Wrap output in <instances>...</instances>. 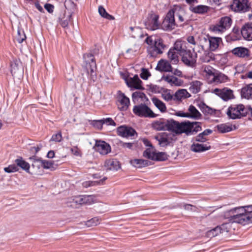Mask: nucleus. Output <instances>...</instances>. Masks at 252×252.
I'll return each instance as SVG.
<instances>
[{
  "mask_svg": "<svg viewBox=\"0 0 252 252\" xmlns=\"http://www.w3.org/2000/svg\"><path fill=\"white\" fill-rule=\"evenodd\" d=\"M131 164L135 167L141 168L152 164V162L143 159H134L131 160Z\"/></svg>",
  "mask_w": 252,
  "mask_h": 252,
  "instance_id": "36",
  "label": "nucleus"
},
{
  "mask_svg": "<svg viewBox=\"0 0 252 252\" xmlns=\"http://www.w3.org/2000/svg\"><path fill=\"white\" fill-rule=\"evenodd\" d=\"M175 10L174 9H170L166 14L161 27L164 31H170L175 28L176 23L174 18Z\"/></svg>",
  "mask_w": 252,
  "mask_h": 252,
  "instance_id": "6",
  "label": "nucleus"
},
{
  "mask_svg": "<svg viewBox=\"0 0 252 252\" xmlns=\"http://www.w3.org/2000/svg\"><path fill=\"white\" fill-rule=\"evenodd\" d=\"M41 163H42V167L43 168L50 169L51 171L55 170L58 166V164H56L54 161H48L42 159Z\"/></svg>",
  "mask_w": 252,
  "mask_h": 252,
  "instance_id": "43",
  "label": "nucleus"
},
{
  "mask_svg": "<svg viewBox=\"0 0 252 252\" xmlns=\"http://www.w3.org/2000/svg\"><path fill=\"white\" fill-rule=\"evenodd\" d=\"M210 7L206 5H198L196 6L190 5L189 10L192 13L198 14H204L209 10Z\"/></svg>",
  "mask_w": 252,
  "mask_h": 252,
  "instance_id": "24",
  "label": "nucleus"
},
{
  "mask_svg": "<svg viewBox=\"0 0 252 252\" xmlns=\"http://www.w3.org/2000/svg\"><path fill=\"white\" fill-rule=\"evenodd\" d=\"M93 149L100 154L105 155L111 152L110 145L104 141L96 140Z\"/></svg>",
  "mask_w": 252,
  "mask_h": 252,
  "instance_id": "13",
  "label": "nucleus"
},
{
  "mask_svg": "<svg viewBox=\"0 0 252 252\" xmlns=\"http://www.w3.org/2000/svg\"><path fill=\"white\" fill-rule=\"evenodd\" d=\"M202 84L199 81H193L189 88V90L193 94H197L200 91V87Z\"/></svg>",
  "mask_w": 252,
  "mask_h": 252,
  "instance_id": "44",
  "label": "nucleus"
},
{
  "mask_svg": "<svg viewBox=\"0 0 252 252\" xmlns=\"http://www.w3.org/2000/svg\"><path fill=\"white\" fill-rule=\"evenodd\" d=\"M230 53H231L234 57L242 59L249 58L251 55L250 50L243 46L235 47L225 54H228Z\"/></svg>",
  "mask_w": 252,
  "mask_h": 252,
  "instance_id": "11",
  "label": "nucleus"
},
{
  "mask_svg": "<svg viewBox=\"0 0 252 252\" xmlns=\"http://www.w3.org/2000/svg\"><path fill=\"white\" fill-rule=\"evenodd\" d=\"M213 92L224 101H228L234 98L233 91L227 88H224L222 89L216 88Z\"/></svg>",
  "mask_w": 252,
  "mask_h": 252,
  "instance_id": "15",
  "label": "nucleus"
},
{
  "mask_svg": "<svg viewBox=\"0 0 252 252\" xmlns=\"http://www.w3.org/2000/svg\"><path fill=\"white\" fill-rule=\"evenodd\" d=\"M124 78L126 85L130 88H132L133 86L132 83H135V82L138 81L139 84H142V81L139 79L138 75L137 74H135L133 77H130L129 79H128L127 77H125Z\"/></svg>",
  "mask_w": 252,
  "mask_h": 252,
  "instance_id": "42",
  "label": "nucleus"
},
{
  "mask_svg": "<svg viewBox=\"0 0 252 252\" xmlns=\"http://www.w3.org/2000/svg\"><path fill=\"white\" fill-rule=\"evenodd\" d=\"M15 162L16 164V166L17 167H20L23 170H24L27 172L32 174L30 172V164L25 161L22 157H19V158L15 160Z\"/></svg>",
  "mask_w": 252,
  "mask_h": 252,
  "instance_id": "33",
  "label": "nucleus"
},
{
  "mask_svg": "<svg viewBox=\"0 0 252 252\" xmlns=\"http://www.w3.org/2000/svg\"><path fill=\"white\" fill-rule=\"evenodd\" d=\"M161 80H163L169 83L171 86H182L183 84L184 81L178 78L173 75H167L165 76L163 75L161 78Z\"/></svg>",
  "mask_w": 252,
  "mask_h": 252,
  "instance_id": "20",
  "label": "nucleus"
},
{
  "mask_svg": "<svg viewBox=\"0 0 252 252\" xmlns=\"http://www.w3.org/2000/svg\"><path fill=\"white\" fill-rule=\"evenodd\" d=\"M241 34L245 39L252 40V22L246 24L242 27Z\"/></svg>",
  "mask_w": 252,
  "mask_h": 252,
  "instance_id": "21",
  "label": "nucleus"
},
{
  "mask_svg": "<svg viewBox=\"0 0 252 252\" xmlns=\"http://www.w3.org/2000/svg\"><path fill=\"white\" fill-rule=\"evenodd\" d=\"M117 133L123 137H129L137 134L136 130L130 126L122 125L117 127Z\"/></svg>",
  "mask_w": 252,
  "mask_h": 252,
  "instance_id": "16",
  "label": "nucleus"
},
{
  "mask_svg": "<svg viewBox=\"0 0 252 252\" xmlns=\"http://www.w3.org/2000/svg\"><path fill=\"white\" fill-rule=\"evenodd\" d=\"M186 43L181 41L176 42L175 44V49L179 52V55L182 57V61L187 66L194 67L196 64L197 54L195 52L192 53L190 50L188 49Z\"/></svg>",
  "mask_w": 252,
  "mask_h": 252,
  "instance_id": "1",
  "label": "nucleus"
},
{
  "mask_svg": "<svg viewBox=\"0 0 252 252\" xmlns=\"http://www.w3.org/2000/svg\"><path fill=\"white\" fill-rule=\"evenodd\" d=\"M103 124H106L108 126H116V123L111 118H107L106 119H101Z\"/></svg>",
  "mask_w": 252,
  "mask_h": 252,
  "instance_id": "62",
  "label": "nucleus"
},
{
  "mask_svg": "<svg viewBox=\"0 0 252 252\" xmlns=\"http://www.w3.org/2000/svg\"><path fill=\"white\" fill-rule=\"evenodd\" d=\"M225 224H222L220 226H217L214 228L208 231L207 235L209 237H214L217 236L220 233L224 231Z\"/></svg>",
  "mask_w": 252,
  "mask_h": 252,
  "instance_id": "38",
  "label": "nucleus"
},
{
  "mask_svg": "<svg viewBox=\"0 0 252 252\" xmlns=\"http://www.w3.org/2000/svg\"><path fill=\"white\" fill-rule=\"evenodd\" d=\"M169 156L165 152L154 153V158L153 160L155 161H165L168 159Z\"/></svg>",
  "mask_w": 252,
  "mask_h": 252,
  "instance_id": "46",
  "label": "nucleus"
},
{
  "mask_svg": "<svg viewBox=\"0 0 252 252\" xmlns=\"http://www.w3.org/2000/svg\"><path fill=\"white\" fill-rule=\"evenodd\" d=\"M171 134H167L166 132H164L160 137L158 136H156L155 139L158 141L159 144L161 146L164 147L170 145V140H169V136Z\"/></svg>",
  "mask_w": 252,
  "mask_h": 252,
  "instance_id": "27",
  "label": "nucleus"
},
{
  "mask_svg": "<svg viewBox=\"0 0 252 252\" xmlns=\"http://www.w3.org/2000/svg\"><path fill=\"white\" fill-rule=\"evenodd\" d=\"M226 114L229 119H240L248 114V110L242 104L231 105L228 108Z\"/></svg>",
  "mask_w": 252,
  "mask_h": 252,
  "instance_id": "3",
  "label": "nucleus"
},
{
  "mask_svg": "<svg viewBox=\"0 0 252 252\" xmlns=\"http://www.w3.org/2000/svg\"><path fill=\"white\" fill-rule=\"evenodd\" d=\"M103 124V122H102V120H100L94 121V122L93 125L95 127L98 128V129H101L102 128Z\"/></svg>",
  "mask_w": 252,
  "mask_h": 252,
  "instance_id": "63",
  "label": "nucleus"
},
{
  "mask_svg": "<svg viewBox=\"0 0 252 252\" xmlns=\"http://www.w3.org/2000/svg\"><path fill=\"white\" fill-rule=\"evenodd\" d=\"M99 50L95 48L90 53H85L83 55V60L85 63L84 67L88 73L90 71L91 75L93 78L95 76V70L96 69V64L94 55L98 54Z\"/></svg>",
  "mask_w": 252,
  "mask_h": 252,
  "instance_id": "2",
  "label": "nucleus"
},
{
  "mask_svg": "<svg viewBox=\"0 0 252 252\" xmlns=\"http://www.w3.org/2000/svg\"><path fill=\"white\" fill-rule=\"evenodd\" d=\"M107 179V178L106 177H104L102 179L98 181H89L88 182L84 183V186L87 187L95 185H102Z\"/></svg>",
  "mask_w": 252,
  "mask_h": 252,
  "instance_id": "52",
  "label": "nucleus"
},
{
  "mask_svg": "<svg viewBox=\"0 0 252 252\" xmlns=\"http://www.w3.org/2000/svg\"><path fill=\"white\" fill-rule=\"evenodd\" d=\"M147 86L149 87V89L152 92L155 93H159L160 92V90L162 89V88H160L158 85H153L152 84L147 85Z\"/></svg>",
  "mask_w": 252,
  "mask_h": 252,
  "instance_id": "58",
  "label": "nucleus"
},
{
  "mask_svg": "<svg viewBox=\"0 0 252 252\" xmlns=\"http://www.w3.org/2000/svg\"><path fill=\"white\" fill-rule=\"evenodd\" d=\"M118 94L119 95V97L121 98L120 100V103L122 105V106L120 108V109L122 111L126 110L130 103L129 99L121 91H119L118 92Z\"/></svg>",
  "mask_w": 252,
  "mask_h": 252,
  "instance_id": "25",
  "label": "nucleus"
},
{
  "mask_svg": "<svg viewBox=\"0 0 252 252\" xmlns=\"http://www.w3.org/2000/svg\"><path fill=\"white\" fill-rule=\"evenodd\" d=\"M11 73L13 76H21L24 73V68L19 60H14L11 63Z\"/></svg>",
  "mask_w": 252,
  "mask_h": 252,
  "instance_id": "17",
  "label": "nucleus"
},
{
  "mask_svg": "<svg viewBox=\"0 0 252 252\" xmlns=\"http://www.w3.org/2000/svg\"><path fill=\"white\" fill-rule=\"evenodd\" d=\"M167 119L161 118L158 121H156L152 124L154 129L158 130H166Z\"/></svg>",
  "mask_w": 252,
  "mask_h": 252,
  "instance_id": "28",
  "label": "nucleus"
},
{
  "mask_svg": "<svg viewBox=\"0 0 252 252\" xmlns=\"http://www.w3.org/2000/svg\"><path fill=\"white\" fill-rule=\"evenodd\" d=\"M186 121L180 123L173 119H169L166 121V130L174 133L176 135H180L186 131Z\"/></svg>",
  "mask_w": 252,
  "mask_h": 252,
  "instance_id": "4",
  "label": "nucleus"
},
{
  "mask_svg": "<svg viewBox=\"0 0 252 252\" xmlns=\"http://www.w3.org/2000/svg\"><path fill=\"white\" fill-rule=\"evenodd\" d=\"M152 100L154 105L157 107L161 112H165L166 110V107L164 103L156 97L152 98Z\"/></svg>",
  "mask_w": 252,
  "mask_h": 252,
  "instance_id": "41",
  "label": "nucleus"
},
{
  "mask_svg": "<svg viewBox=\"0 0 252 252\" xmlns=\"http://www.w3.org/2000/svg\"><path fill=\"white\" fill-rule=\"evenodd\" d=\"M228 80V77L227 76L221 73H219L216 75H214V81L216 82L221 83L223 82H225Z\"/></svg>",
  "mask_w": 252,
  "mask_h": 252,
  "instance_id": "50",
  "label": "nucleus"
},
{
  "mask_svg": "<svg viewBox=\"0 0 252 252\" xmlns=\"http://www.w3.org/2000/svg\"><path fill=\"white\" fill-rule=\"evenodd\" d=\"M19 170L18 167L15 164H11L8 167L4 168V171L8 173H13Z\"/></svg>",
  "mask_w": 252,
  "mask_h": 252,
  "instance_id": "55",
  "label": "nucleus"
},
{
  "mask_svg": "<svg viewBox=\"0 0 252 252\" xmlns=\"http://www.w3.org/2000/svg\"><path fill=\"white\" fill-rule=\"evenodd\" d=\"M232 32L234 35L229 34L226 36V40L227 42L235 41L240 39L241 35L239 33V29L237 27H234Z\"/></svg>",
  "mask_w": 252,
  "mask_h": 252,
  "instance_id": "39",
  "label": "nucleus"
},
{
  "mask_svg": "<svg viewBox=\"0 0 252 252\" xmlns=\"http://www.w3.org/2000/svg\"><path fill=\"white\" fill-rule=\"evenodd\" d=\"M189 113H188V118L193 119L195 120L200 119L202 116L201 113L198 110L192 105H190L188 109Z\"/></svg>",
  "mask_w": 252,
  "mask_h": 252,
  "instance_id": "32",
  "label": "nucleus"
},
{
  "mask_svg": "<svg viewBox=\"0 0 252 252\" xmlns=\"http://www.w3.org/2000/svg\"><path fill=\"white\" fill-rule=\"evenodd\" d=\"M166 47L163 40L160 38H155L153 46L148 47L147 51L151 57H156L158 54L163 53V50Z\"/></svg>",
  "mask_w": 252,
  "mask_h": 252,
  "instance_id": "7",
  "label": "nucleus"
},
{
  "mask_svg": "<svg viewBox=\"0 0 252 252\" xmlns=\"http://www.w3.org/2000/svg\"><path fill=\"white\" fill-rule=\"evenodd\" d=\"M211 147L205 144L193 143L190 146V150L195 153H201L209 150Z\"/></svg>",
  "mask_w": 252,
  "mask_h": 252,
  "instance_id": "23",
  "label": "nucleus"
},
{
  "mask_svg": "<svg viewBox=\"0 0 252 252\" xmlns=\"http://www.w3.org/2000/svg\"><path fill=\"white\" fill-rule=\"evenodd\" d=\"M99 223V220L96 217L92 218L86 222V225L88 227L95 226Z\"/></svg>",
  "mask_w": 252,
  "mask_h": 252,
  "instance_id": "56",
  "label": "nucleus"
},
{
  "mask_svg": "<svg viewBox=\"0 0 252 252\" xmlns=\"http://www.w3.org/2000/svg\"><path fill=\"white\" fill-rule=\"evenodd\" d=\"M212 132V130L210 129H206L202 132L198 134L193 138V139L196 142L201 143L205 142L208 140V139L206 137V136L211 134Z\"/></svg>",
  "mask_w": 252,
  "mask_h": 252,
  "instance_id": "31",
  "label": "nucleus"
},
{
  "mask_svg": "<svg viewBox=\"0 0 252 252\" xmlns=\"http://www.w3.org/2000/svg\"><path fill=\"white\" fill-rule=\"evenodd\" d=\"M197 106L204 115H214L215 114L216 110L209 107L203 101H197Z\"/></svg>",
  "mask_w": 252,
  "mask_h": 252,
  "instance_id": "22",
  "label": "nucleus"
},
{
  "mask_svg": "<svg viewBox=\"0 0 252 252\" xmlns=\"http://www.w3.org/2000/svg\"><path fill=\"white\" fill-rule=\"evenodd\" d=\"M183 208L186 210L191 212H196L197 209V208L195 206L189 204H184Z\"/></svg>",
  "mask_w": 252,
  "mask_h": 252,
  "instance_id": "59",
  "label": "nucleus"
},
{
  "mask_svg": "<svg viewBox=\"0 0 252 252\" xmlns=\"http://www.w3.org/2000/svg\"><path fill=\"white\" fill-rule=\"evenodd\" d=\"M64 5L65 8L69 11V17H71L72 14L76 10V4L72 0H65L64 2Z\"/></svg>",
  "mask_w": 252,
  "mask_h": 252,
  "instance_id": "37",
  "label": "nucleus"
},
{
  "mask_svg": "<svg viewBox=\"0 0 252 252\" xmlns=\"http://www.w3.org/2000/svg\"><path fill=\"white\" fill-rule=\"evenodd\" d=\"M247 215L246 216L245 220V225L250 223H252V210L251 211L248 210Z\"/></svg>",
  "mask_w": 252,
  "mask_h": 252,
  "instance_id": "61",
  "label": "nucleus"
},
{
  "mask_svg": "<svg viewBox=\"0 0 252 252\" xmlns=\"http://www.w3.org/2000/svg\"><path fill=\"white\" fill-rule=\"evenodd\" d=\"M235 209L234 215L233 217L234 218L235 222L245 225L246 216L247 215L248 210L244 207H239L234 208Z\"/></svg>",
  "mask_w": 252,
  "mask_h": 252,
  "instance_id": "14",
  "label": "nucleus"
},
{
  "mask_svg": "<svg viewBox=\"0 0 252 252\" xmlns=\"http://www.w3.org/2000/svg\"><path fill=\"white\" fill-rule=\"evenodd\" d=\"M98 13L99 15L103 18H105L106 19L109 20H113L115 19V17L109 14L105 10V9L103 7V6L100 5L98 7Z\"/></svg>",
  "mask_w": 252,
  "mask_h": 252,
  "instance_id": "45",
  "label": "nucleus"
},
{
  "mask_svg": "<svg viewBox=\"0 0 252 252\" xmlns=\"http://www.w3.org/2000/svg\"><path fill=\"white\" fill-rule=\"evenodd\" d=\"M232 24V19L228 16L220 19L219 22L212 26V31L214 32H222L230 28Z\"/></svg>",
  "mask_w": 252,
  "mask_h": 252,
  "instance_id": "10",
  "label": "nucleus"
},
{
  "mask_svg": "<svg viewBox=\"0 0 252 252\" xmlns=\"http://www.w3.org/2000/svg\"><path fill=\"white\" fill-rule=\"evenodd\" d=\"M174 96V100L180 101L183 98H187L190 97L191 95L186 89H180L175 93Z\"/></svg>",
  "mask_w": 252,
  "mask_h": 252,
  "instance_id": "35",
  "label": "nucleus"
},
{
  "mask_svg": "<svg viewBox=\"0 0 252 252\" xmlns=\"http://www.w3.org/2000/svg\"><path fill=\"white\" fill-rule=\"evenodd\" d=\"M186 126H185V133L187 135L194 134L197 132L202 130L201 123L198 122H191L189 121H186Z\"/></svg>",
  "mask_w": 252,
  "mask_h": 252,
  "instance_id": "12",
  "label": "nucleus"
},
{
  "mask_svg": "<svg viewBox=\"0 0 252 252\" xmlns=\"http://www.w3.org/2000/svg\"><path fill=\"white\" fill-rule=\"evenodd\" d=\"M138 98H141L142 100H145L146 101H148L149 100L146 94L143 92H135L133 93L132 94L133 100L134 101L135 100Z\"/></svg>",
  "mask_w": 252,
  "mask_h": 252,
  "instance_id": "49",
  "label": "nucleus"
},
{
  "mask_svg": "<svg viewBox=\"0 0 252 252\" xmlns=\"http://www.w3.org/2000/svg\"><path fill=\"white\" fill-rule=\"evenodd\" d=\"M175 51H177V50L175 49L174 46L173 48H171L169 50L167 53V55L168 58L170 59L171 63L172 64H176L179 61L178 56L179 52L177 51L178 52H176Z\"/></svg>",
  "mask_w": 252,
  "mask_h": 252,
  "instance_id": "29",
  "label": "nucleus"
},
{
  "mask_svg": "<svg viewBox=\"0 0 252 252\" xmlns=\"http://www.w3.org/2000/svg\"><path fill=\"white\" fill-rule=\"evenodd\" d=\"M30 159L33 160V162L32 164V167L33 170V172H36L39 169L40 166L42 167V159L41 158H38L35 155L32 156L30 158Z\"/></svg>",
  "mask_w": 252,
  "mask_h": 252,
  "instance_id": "34",
  "label": "nucleus"
},
{
  "mask_svg": "<svg viewBox=\"0 0 252 252\" xmlns=\"http://www.w3.org/2000/svg\"><path fill=\"white\" fill-rule=\"evenodd\" d=\"M158 19V15L155 14L153 11L149 13L144 21L146 28L152 31L159 29Z\"/></svg>",
  "mask_w": 252,
  "mask_h": 252,
  "instance_id": "8",
  "label": "nucleus"
},
{
  "mask_svg": "<svg viewBox=\"0 0 252 252\" xmlns=\"http://www.w3.org/2000/svg\"><path fill=\"white\" fill-rule=\"evenodd\" d=\"M133 112L140 117L155 118L157 116L150 107L143 103L135 105L133 108Z\"/></svg>",
  "mask_w": 252,
  "mask_h": 252,
  "instance_id": "5",
  "label": "nucleus"
},
{
  "mask_svg": "<svg viewBox=\"0 0 252 252\" xmlns=\"http://www.w3.org/2000/svg\"><path fill=\"white\" fill-rule=\"evenodd\" d=\"M154 153H151V150L150 149L148 148L146 149L143 152V156L146 158L148 159L153 160L154 158Z\"/></svg>",
  "mask_w": 252,
  "mask_h": 252,
  "instance_id": "57",
  "label": "nucleus"
},
{
  "mask_svg": "<svg viewBox=\"0 0 252 252\" xmlns=\"http://www.w3.org/2000/svg\"><path fill=\"white\" fill-rule=\"evenodd\" d=\"M235 209L232 208L229 210L226 211L224 213V217L225 219H228L229 222H235L234 218L233 217V215H234Z\"/></svg>",
  "mask_w": 252,
  "mask_h": 252,
  "instance_id": "48",
  "label": "nucleus"
},
{
  "mask_svg": "<svg viewBox=\"0 0 252 252\" xmlns=\"http://www.w3.org/2000/svg\"><path fill=\"white\" fill-rule=\"evenodd\" d=\"M230 7L234 11L239 13L248 12L251 8L248 0H233Z\"/></svg>",
  "mask_w": 252,
  "mask_h": 252,
  "instance_id": "9",
  "label": "nucleus"
},
{
  "mask_svg": "<svg viewBox=\"0 0 252 252\" xmlns=\"http://www.w3.org/2000/svg\"><path fill=\"white\" fill-rule=\"evenodd\" d=\"M62 139V133L61 132H59L58 133L53 134L52 136V138L50 141H55V142H60Z\"/></svg>",
  "mask_w": 252,
  "mask_h": 252,
  "instance_id": "60",
  "label": "nucleus"
},
{
  "mask_svg": "<svg viewBox=\"0 0 252 252\" xmlns=\"http://www.w3.org/2000/svg\"><path fill=\"white\" fill-rule=\"evenodd\" d=\"M156 69L160 72H173V67L170 63L163 59L158 61Z\"/></svg>",
  "mask_w": 252,
  "mask_h": 252,
  "instance_id": "18",
  "label": "nucleus"
},
{
  "mask_svg": "<svg viewBox=\"0 0 252 252\" xmlns=\"http://www.w3.org/2000/svg\"><path fill=\"white\" fill-rule=\"evenodd\" d=\"M218 130L222 133L228 132L233 130L231 126L227 125L226 124L218 125L216 126Z\"/></svg>",
  "mask_w": 252,
  "mask_h": 252,
  "instance_id": "47",
  "label": "nucleus"
},
{
  "mask_svg": "<svg viewBox=\"0 0 252 252\" xmlns=\"http://www.w3.org/2000/svg\"><path fill=\"white\" fill-rule=\"evenodd\" d=\"M221 41L220 37H210L209 38V47L212 51H215L219 46L220 41Z\"/></svg>",
  "mask_w": 252,
  "mask_h": 252,
  "instance_id": "40",
  "label": "nucleus"
},
{
  "mask_svg": "<svg viewBox=\"0 0 252 252\" xmlns=\"http://www.w3.org/2000/svg\"><path fill=\"white\" fill-rule=\"evenodd\" d=\"M15 38L18 43H22L23 41L26 39V36L23 30L22 29H18L17 31V35Z\"/></svg>",
  "mask_w": 252,
  "mask_h": 252,
  "instance_id": "51",
  "label": "nucleus"
},
{
  "mask_svg": "<svg viewBox=\"0 0 252 252\" xmlns=\"http://www.w3.org/2000/svg\"><path fill=\"white\" fill-rule=\"evenodd\" d=\"M151 75V74L148 69L145 68H141V73L140 74V76L142 79L147 80Z\"/></svg>",
  "mask_w": 252,
  "mask_h": 252,
  "instance_id": "54",
  "label": "nucleus"
},
{
  "mask_svg": "<svg viewBox=\"0 0 252 252\" xmlns=\"http://www.w3.org/2000/svg\"><path fill=\"white\" fill-rule=\"evenodd\" d=\"M94 195H83L75 196L73 199V202L76 204L82 205L90 204L94 202Z\"/></svg>",
  "mask_w": 252,
  "mask_h": 252,
  "instance_id": "19",
  "label": "nucleus"
},
{
  "mask_svg": "<svg viewBox=\"0 0 252 252\" xmlns=\"http://www.w3.org/2000/svg\"><path fill=\"white\" fill-rule=\"evenodd\" d=\"M71 18V17H69V15L66 18H65V17H61L60 16L58 18V22L62 27L66 28L68 27V20H70Z\"/></svg>",
  "mask_w": 252,
  "mask_h": 252,
  "instance_id": "53",
  "label": "nucleus"
},
{
  "mask_svg": "<svg viewBox=\"0 0 252 252\" xmlns=\"http://www.w3.org/2000/svg\"><path fill=\"white\" fill-rule=\"evenodd\" d=\"M241 95L242 98L247 99L252 98V84L246 85L242 88Z\"/></svg>",
  "mask_w": 252,
  "mask_h": 252,
  "instance_id": "30",
  "label": "nucleus"
},
{
  "mask_svg": "<svg viewBox=\"0 0 252 252\" xmlns=\"http://www.w3.org/2000/svg\"><path fill=\"white\" fill-rule=\"evenodd\" d=\"M42 147V145L40 144L38 145L36 147H32L30 148V152L32 153H34V154H36Z\"/></svg>",
  "mask_w": 252,
  "mask_h": 252,
  "instance_id": "64",
  "label": "nucleus"
},
{
  "mask_svg": "<svg viewBox=\"0 0 252 252\" xmlns=\"http://www.w3.org/2000/svg\"><path fill=\"white\" fill-rule=\"evenodd\" d=\"M104 166L109 170H118L121 167L119 161L114 159L106 160Z\"/></svg>",
  "mask_w": 252,
  "mask_h": 252,
  "instance_id": "26",
  "label": "nucleus"
}]
</instances>
